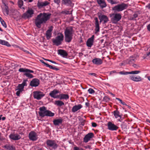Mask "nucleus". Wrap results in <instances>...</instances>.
Here are the masks:
<instances>
[{
	"mask_svg": "<svg viewBox=\"0 0 150 150\" xmlns=\"http://www.w3.org/2000/svg\"><path fill=\"white\" fill-rule=\"evenodd\" d=\"M85 105L87 107H89L90 106V104L88 102H86L85 103Z\"/></svg>",
	"mask_w": 150,
	"mask_h": 150,
	"instance_id": "55",
	"label": "nucleus"
},
{
	"mask_svg": "<svg viewBox=\"0 0 150 150\" xmlns=\"http://www.w3.org/2000/svg\"><path fill=\"white\" fill-rule=\"evenodd\" d=\"M98 14L99 19L100 20L99 23H100L103 22V23L105 24L109 21L108 18L106 16L100 13H98Z\"/></svg>",
	"mask_w": 150,
	"mask_h": 150,
	"instance_id": "9",
	"label": "nucleus"
},
{
	"mask_svg": "<svg viewBox=\"0 0 150 150\" xmlns=\"http://www.w3.org/2000/svg\"><path fill=\"white\" fill-rule=\"evenodd\" d=\"M135 62V58L133 57H130L129 59L128 63L129 64L134 63Z\"/></svg>",
	"mask_w": 150,
	"mask_h": 150,
	"instance_id": "40",
	"label": "nucleus"
},
{
	"mask_svg": "<svg viewBox=\"0 0 150 150\" xmlns=\"http://www.w3.org/2000/svg\"><path fill=\"white\" fill-rule=\"evenodd\" d=\"M51 14L50 13H40L37 16L35 20V24L38 28L41 27V24L45 23L50 18Z\"/></svg>",
	"mask_w": 150,
	"mask_h": 150,
	"instance_id": "1",
	"label": "nucleus"
},
{
	"mask_svg": "<svg viewBox=\"0 0 150 150\" xmlns=\"http://www.w3.org/2000/svg\"><path fill=\"white\" fill-rule=\"evenodd\" d=\"M110 100V98L108 96H105L103 98V100L105 102H108Z\"/></svg>",
	"mask_w": 150,
	"mask_h": 150,
	"instance_id": "44",
	"label": "nucleus"
},
{
	"mask_svg": "<svg viewBox=\"0 0 150 150\" xmlns=\"http://www.w3.org/2000/svg\"><path fill=\"white\" fill-rule=\"evenodd\" d=\"M96 1L101 9H103L107 6L105 0H96Z\"/></svg>",
	"mask_w": 150,
	"mask_h": 150,
	"instance_id": "21",
	"label": "nucleus"
},
{
	"mask_svg": "<svg viewBox=\"0 0 150 150\" xmlns=\"http://www.w3.org/2000/svg\"><path fill=\"white\" fill-rule=\"evenodd\" d=\"M18 71L21 72H24V76L29 79H31L34 77L33 75L30 73H34V71L26 68H20L18 70Z\"/></svg>",
	"mask_w": 150,
	"mask_h": 150,
	"instance_id": "5",
	"label": "nucleus"
},
{
	"mask_svg": "<svg viewBox=\"0 0 150 150\" xmlns=\"http://www.w3.org/2000/svg\"><path fill=\"white\" fill-rule=\"evenodd\" d=\"M58 98H59L60 100L62 99L67 100L69 99V96L68 94H61L59 95Z\"/></svg>",
	"mask_w": 150,
	"mask_h": 150,
	"instance_id": "31",
	"label": "nucleus"
},
{
	"mask_svg": "<svg viewBox=\"0 0 150 150\" xmlns=\"http://www.w3.org/2000/svg\"><path fill=\"white\" fill-rule=\"evenodd\" d=\"M53 27L52 26H50L48 27V30L46 33V36L47 40H49L52 37V31Z\"/></svg>",
	"mask_w": 150,
	"mask_h": 150,
	"instance_id": "20",
	"label": "nucleus"
},
{
	"mask_svg": "<svg viewBox=\"0 0 150 150\" xmlns=\"http://www.w3.org/2000/svg\"><path fill=\"white\" fill-rule=\"evenodd\" d=\"M54 2L55 4L59 6L60 5V4L61 2L60 0H54Z\"/></svg>",
	"mask_w": 150,
	"mask_h": 150,
	"instance_id": "46",
	"label": "nucleus"
},
{
	"mask_svg": "<svg viewBox=\"0 0 150 150\" xmlns=\"http://www.w3.org/2000/svg\"><path fill=\"white\" fill-rule=\"evenodd\" d=\"M17 88L16 89V91L17 90L16 92V95L17 96H19L20 93L23 91L24 87L21 84H19Z\"/></svg>",
	"mask_w": 150,
	"mask_h": 150,
	"instance_id": "23",
	"label": "nucleus"
},
{
	"mask_svg": "<svg viewBox=\"0 0 150 150\" xmlns=\"http://www.w3.org/2000/svg\"><path fill=\"white\" fill-rule=\"evenodd\" d=\"M34 11L31 8H29L28 10L22 16V18L24 19L28 18L31 17L34 14Z\"/></svg>",
	"mask_w": 150,
	"mask_h": 150,
	"instance_id": "8",
	"label": "nucleus"
},
{
	"mask_svg": "<svg viewBox=\"0 0 150 150\" xmlns=\"http://www.w3.org/2000/svg\"><path fill=\"white\" fill-rule=\"evenodd\" d=\"M89 75L93 76H94L96 77L97 76V74L95 73H90L89 74Z\"/></svg>",
	"mask_w": 150,
	"mask_h": 150,
	"instance_id": "51",
	"label": "nucleus"
},
{
	"mask_svg": "<svg viewBox=\"0 0 150 150\" xmlns=\"http://www.w3.org/2000/svg\"><path fill=\"white\" fill-rule=\"evenodd\" d=\"M51 62L52 63H54V64H57L56 63V62H55L54 61H53V60H51Z\"/></svg>",
	"mask_w": 150,
	"mask_h": 150,
	"instance_id": "61",
	"label": "nucleus"
},
{
	"mask_svg": "<svg viewBox=\"0 0 150 150\" xmlns=\"http://www.w3.org/2000/svg\"><path fill=\"white\" fill-rule=\"evenodd\" d=\"M50 3L47 1H45L44 2L38 1L37 3V6L39 8H41L44 6L48 5Z\"/></svg>",
	"mask_w": 150,
	"mask_h": 150,
	"instance_id": "26",
	"label": "nucleus"
},
{
	"mask_svg": "<svg viewBox=\"0 0 150 150\" xmlns=\"http://www.w3.org/2000/svg\"><path fill=\"white\" fill-rule=\"evenodd\" d=\"M0 44L6 46L8 47H10L11 46L10 45L7 41L4 40H1V39H0Z\"/></svg>",
	"mask_w": 150,
	"mask_h": 150,
	"instance_id": "37",
	"label": "nucleus"
},
{
	"mask_svg": "<svg viewBox=\"0 0 150 150\" xmlns=\"http://www.w3.org/2000/svg\"><path fill=\"white\" fill-rule=\"evenodd\" d=\"M64 39V36L62 33H58L57 35L55 38L52 39V40L53 45L58 46L62 44Z\"/></svg>",
	"mask_w": 150,
	"mask_h": 150,
	"instance_id": "4",
	"label": "nucleus"
},
{
	"mask_svg": "<svg viewBox=\"0 0 150 150\" xmlns=\"http://www.w3.org/2000/svg\"><path fill=\"white\" fill-rule=\"evenodd\" d=\"M108 128L109 130L114 131L117 130L119 127L112 123L111 122H109L107 124Z\"/></svg>",
	"mask_w": 150,
	"mask_h": 150,
	"instance_id": "14",
	"label": "nucleus"
},
{
	"mask_svg": "<svg viewBox=\"0 0 150 150\" xmlns=\"http://www.w3.org/2000/svg\"><path fill=\"white\" fill-rule=\"evenodd\" d=\"M58 54L61 56H62L63 57L65 56H67L68 55V53L66 51L60 49L58 50Z\"/></svg>",
	"mask_w": 150,
	"mask_h": 150,
	"instance_id": "32",
	"label": "nucleus"
},
{
	"mask_svg": "<svg viewBox=\"0 0 150 150\" xmlns=\"http://www.w3.org/2000/svg\"><path fill=\"white\" fill-rule=\"evenodd\" d=\"M148 79L150 81V76H148L147 77Z\"/></svg>",
	"mask_w": 150,
	"mask_h": 150,
	"instance_id": "63",
	"label": "nucleus"
},
{
	"mask_svg": "<svg viewBox=\"0 0 150 150\" xmlns=\"http://www.w3.org/2000/svg\"><path fill=\"white\" fill-rule=\"evenodd\" d=\"M116 99L119 101L121 103L124 105H126V104L124 102H123L121 99L119 98H116Z\"/></svg>",
	"mask_w": 150,
	"mask_h": 150,
	"instance_id": "47",
	"label": "nucleus"
},
{
	"mask_svg": "<svg viewBox=\"0 0 150 150\" xmlns=\"http://www.w3.org/2000/svg\"><path fill=\"white\" fill-rule=\"evenodd\" d=\"M138 16V14L137 13L134 14L132 16L130 17V20H134Z\"/></svg>",
	"mask_w": 150,
	"mask_h": 150,
	"instance_id": "41",
	"label": "nucleus"
},
{
	"mask_svg": "<svg viewBox=\"0 0 150 150\" xmlns=\"http://www.w3.org/2000/svg\"><path fill=\"white\" fill-rule=\"evenodd\" d=\"M117 72L116 71H115V70L112 71L110 72V75L112 74L113 73H117Z\"/></svg>",
	"mask_w": 150,
	"mask_h": 150,
	"instance_id": "54",
	"label": "nucleus"
},
{
	"mask_svg": "<svg viewBox=\"0 0 150 150\" xmlns=\"http://www.w3.org/2000/svg\"><path fill=\"white\" fill-rule=\"evenodd\" d=\"M128 6L127 4L123 3L114 6L112 9L113 11L119 12L126 9Z\"/></svg>",
	"mask_w": 150,
	"mask_h": 150,
	"instance_id": "6",
	"label": "nucleus"
},
{
	"mask_svg": "<svg viewBox=\"0 0 150 150\" xmlns=\"http://www.w3.org/2000/svg\"><path fill=\"white\" fill-rule=\"evenodd\" d=\"M92 62L93 64L99 65L102 64L103 63V61L100 58H95L92 60Z\"/></svg>",
	"mask_w": 150,
	"mask_h": 150,
	"instance_id": "25",
	"label": "nucleus"
},
{
	"mask_svg": "<svg viewBox=\"0 0 150 150\" xmlns=\"http://www.w3.org/2000/svg\"><path fill=\"white\" fill-rule=\"evenodd\" d=\"M113 113L114 116L116 118H117L118 117H120V118H121L122 115V114H120V113L118 110H115Z\"/></svg>",
	"mask_w": 150,
	"mask_h": 150,
	"instance_id": "33",
	"label": "nucleus"
},
{
	"mask_svg": "<svg viewBox=\"0 0 150 150\" xmlns=\"http://www.w3.org/2000/svg\"><path fill=\"white\" fill-rule=\"evenodd\" d=\"M40 81L38 79H33L31 81L30 85L31 87H37L40 84Z\"/></svg>",
	"mask_w": 150,
	"mask_h": 150,
	"instance_id": "18",
	"label": "nucleus"
},
{
	"mask_svg": "<svg viewBox=\"0 0 150 150\" xmlns=\"http://www.w3.org/2000/svg\"><path fill=\"white\" fill-rule=\"evenodd\" d=\"M82 107V105L80 104L76 105L72 108L71 110L72 112H75L80 109Z\"/></svg>",
	"mask_w": 150,
	"mask_h": 150,
	"instance_id": "27",
	"label": "nucleus"
},
{
	"mask_svg": "<svg viewBox=\"0 0 150 150\" xmlns=\"http://www.w3.org/2000/svg\"><path fill=\"white\" fill-rule=\"evenodd\" d=\"M29 137L30 140L33 141H36L38 139L37 134L34 131H31L29 133Z\"/></svg>",
	"mask_w": 150,
	"mask_h": 150,
	"instance_id": "17",
	"label": "nucleus"
},
{
	"mask_svg": "<svg viewBox=\"0 0 150 150\" xmlns=\"http://www.w3.org/2000/svg\"><path fill=\"white\" fill-rule=\"evenodd\" d=\"M72 1V0H62V4L67 6L72 7L74 5V4L73 3Z\"/></svg>",
	"mask_w": 150,
	"mask_h": 150,
	"instance_id": "16",
	"label": "nucleus"
},
{
	"mask_svg": "<svg viewBox=\"0 0 150 150\" xmlns=\"http://www.w3.org/2000/svg\"><path fill=\"white\" fill-rule=\"evenodd\" d=\"M4 5L5 7L3 11L6 13V15H8L9 14L8 7L5 3H4Z\"/></svg>",
	"mask_w": 150,
	"mask_h": 150,
	"instance_id": "38",
	"label": "nucleus"
},
{
	"mask_svg": "<svg viewBox=\"0 0 150 150\" xmlns=\"http://www.w3.org/2000/svg\"><path fill=\"white\" fill-rule=\"evenodd\" d=\"M92 126L93 127H95L97 126V125L95 122H92Z\"/></svg>",
	"mask_w": 150,
	"mask_h": 150,
	"instance_id": "52",
	"label": "nucleus"
},
{
	"mask_svg": "<svg viewBox=\"0 0 150 150\" xmlns=\"http://www.w3.org/2000/svg\"><path fill=\"white\" fill-rule=\"evenodd\" d=\"M9 138L14 140H17L21 138L20 136L19 135H15L13 134H11L9 136Z\"/></svg>",
	"mask_w": 150,
	"mask_h": 150,
	"instance_id": "30",
	"label": "nucleus"
},
{
	"mask_svg": "<svg viewBox=\"0 0 150 150\" xmlns=\"http://www.w3.org/2000/svg\"><path fill=\"white\" fill-rule=\"evenodd\" d=\"M40 61L41 63L45 65L46 67H48L50 69L56 71H58L59 69L58 68L53 67L52 66L49 65L48 64L45 62L43 60H41Z\"/></svg>",
	"mask_w": 150,
	"mask_h": 150,
	"instance_id": "29",
	"label": "nucleus"
},
{
	"mask_svg": "<svg viewBox=\"0 0 150 150\" xmlns=\"http://www.w3.org/2000/svg\"><path fill=\"white\" fill-rule=\"evenodd\" d=\"M132 66H133L135 68V67H137V65H136V64H133Z\"/></svg>",
	"mask_w": 150,
	"mask_h": 150,
	"instance_id": "62",
	"label": "nucleus"
},
{
	"mask_svg": "<svg viewBox=\"0 0 150 150\" xmlns=\"http://www.w3.org/2000/svg\"><path fill=\"white\" fill-rule=\"evenodd\" d=\"M108 2L111 4H116L117 2L115 0H107Z\"/></svg>",
	"mask_w": 150,
	"mask_h": 150,
	"instance_id": "43",
	"label": "nucleus"
},
{
	"mask_svg": "<svg viewBox=\"0 0 150 150\" xmlns=\"http://www.w3.org/2000/svg\"><path fill=\"white\" fill-rule=\"evenodd\" d=\"M33 93L34 98L38 100L41 99L45 95V94L43 93V92L39 91H34Z\"/></svg>",
	"mask_w": 150,
	"mask_h": 150,
	"instance_id": "10",
	"label": "nucleus"
},
{
	"mask_svg": "<svg viewBox=\"0 0 150 150\" xmlns=\"http://www.w3.org/2000/svg\"><path fill=\"white\" fill-rule=\"evenodd\" d=\"M54 104L58 106H61L64 105V103L63 102L60 100L55 101Z\"/></svg>",
	"mask_w": 150,
	"mask_h": 150,
	"instance_id": "36",
	"label": "nucleus"
},
{
	"mask_svg": "<svg viewBox=\"0 0 150 150\" xmlns=\"http://www.w3.org/2000/svg\"><path fill=\"white\" fill-rule=\"evenodd\" d=\"M28 81V79H23L22 83L21 84L22 85H23L24 87L25 86H27V82Z\"/></svg>",
	"mask_w": 150,
	"mask_h": 150,
	"instance_id": "39",
	"label": "nucleus"
},
{
	"mask_svg": "<svg viewBox=\"0 0 150 150\" xmlns=\"http://www.w3.org/2000/svg\"><path fill=\"white\" fill-rule=\"evenodd\" d=\"M127 122L125 120L122 122L121 125V127L122 129L124 130V131L126 130L127 129Z\"/></svg>",
	"mask_w": 150,
	"mask_h": 150,
	"instance_id": "34",
	"label": "nucleus"
},
{
	"mask_svg": "<svg viewBox=\"0 0 150 150\" xmlns=\"http://www.w3.org/2000/svg\"><path fill=\"white\" fill-rule=\"evenodd\" d=\"M38 150H44V149L42 148H40L38 149Z\"/></svg>",
	"mask_w": 150,
	"mask_h": 150,
	"instance_id": "64",
	"label": "nucleus"
},
{
	"mask_svg": "<svg viewBox=\"0 0 150 150\" xmlns=\"http://www.w3.org/2000/svg\"><path fill=\"white\" fill-rule=\"evenodd\" d=\"M59 93V90L55 89L50 93L49 95L51 97L53 98H58L59 95H56Z\"/></svg>",
	"mask_w": 150,
	"mask_h": 150,
	"instance_id": "22",
	"label": "nucleus"
},
{
	"mask_svg": "<svg viewBox=\"0 0 150 150\" xmlns=\"http://www.w3.org/2000/svg\"><path fill=\"white\" fill-rule=\"evenodd\" d=\"M88 91L89 93L91 94L94 93H95L94 90L91 88L88 89Z\"/></svg>",
	"mask_w": 150,
	"mask_h": 150,
	"instance_id": "45",
	"label": "nucleus"
},
{
	"mask_svg": "<svg viewBox=\"0 0 150 150\" xmlns=\"http://www.w3.org/2000/svg\"><path fill=\"white\" fill-rule=\"evenodd\" d=\"M147 28L148 30L150 31V24H149L147 26Z\"/></svg>",
	"mask_w": 150,
	"mask_h": 150,
	"instance_id": "53",
	"label": "nucleus"
},
{
	"mask_svg": "<svg viewBox=\"0 0 150 150\" xmlns=\"http://www.w3.org/2000/svg\"><path fill=\"white\" fill-rule=\"evenodd\" d=\"M38 114L42 117H44L45 116L53 117L54 115V113L49 110H47L46 107L44 106L40 108Z\"/></svg>",
	"mask_w": 150,
	"mask_h": 150,
	"instance_id": "3",
	"label": "nucleus"
},
{
	"mask_svg": "<svg viewBox=\"0 0 150 150\" xmlns=\"http://www.w3.org/2000/svg\"><path fill=\"white\" fill-rule=\"evenodd\" d=\"M110 16L112 17L111 21L114 23H117L122 18L121 15L120 13H112L110 14Z\"/></svg>",
	"mask_w": 150,
	"mask_h": 150,
	"instance_id": "7",
	"label": "nucleus"
},
{
	"mask_svg": "<svg viewBox=\"0 0 150 150\" xmlns=\"http://www.w3.org/2000/svg\"><path fill=\"white\" fill-rule=\"evenodd\" d=\"M4 147L8 150H16V148L13 145H6L4 146Z\"/></svg>",
	"mask_w": 150,
	"mask_h": 150,
	"instance_id": "35",
	"label": "nucleus"
},
{
	"mask_svg": "<svg viewBox=\"0 0 150 150\" xmlns=\"http://www.w3.org/2000/svg\"><path fill=\"white\" fill-rule=\"evenodd\" d=\"M94 37V35H93L87 40L86 44L88 47H91L93 45Z\"/></svg>",
	"mask_w": 150,
	"mask_h": 150,
	"instance_id": "24",
	"label": "nucleus"
},
{
	"mask_svg": "<svg viewBox=\"0 0 150 150\" xmlns=\"http://www.w3.org/2000/svg\"><path fill=\"white\" fill-rule=\"evenodd\" d=\"M85 148H86V149H87V148H88L89 149H91V146L89 145H87L86 146H85Z\"/></svg>",
	"mask_w": 150,
	"mask_h": 150,
	"instance_id": "56",
	"label": "nucleus"
},
{
	"mask_svg": "<svg viewBox=\"0 0 150 150\" xmlns=\"http://www.w3.org/2000/svg\"><path fill=\"white\" fill-rule=\"evenodd\" d=\"M1 132H0V141H2L4 140V139L3 138H1Z\"/></svg>",
	"mask_w": 150,
	"mask_h": 150,
	"instance_id": "58",
	"label": "nucleus"
},
{
	"mask_svg": "<svg viewBox=\"0 0 150 150\" xmlns=\"http://www.w3.org/2000/svg\"><path fill=\"white\" fill-rule=\"evenodd\" d=\"M72 11H71V13H69V11H62V13H64V14H65L66 15L67 14H71L72 13Z\"/></svg>",
	"mask_w": 150,
	"mask_h": 150,
	"instance_id": "49",
	"label": "nucleus"
},
{
	"mask_svg": "<svg viewBox=\"0 0 150 150\" xmlns=\"http://www.w3.org/2000/svg\"><path fill=\"white\" fill-rule=\"evenodd\" d=\"M146 7L148 8V9H150V3L148 4V5L146 6Z\"/></svg>",
	"mask_w": 150,
	"mask_h": 150,
	"instance_id": "57",
	"label": "nucleus"
},
{
	"mask_svg": "<svg viewBox=\"0 0 150 150\" xmlns=\"http://www.w3.org/2000/svg\"><path fill=\"white\" fill-rule=\"evenodd\" d=\"M6 119V118L5 117H4L1 118V119L2 120H5Z\"/></svg>",
	"mask_w": 150,
	"mask_h": 150,
	"instance_id": "59",
	"label": "nucleus"
},
{
	"mask_svg": "<svg viewBox=\"0 0 150 150\" xmlns=\"http://www.w3.org/2000/svg\"><path fill=\"white\" fill-rule=\"evenodd\" d=\"M63 120L62 119H55L53 120V123L55 126H59L62 124Z\"/></svg>",
	"mask_w": 150,
	"mask_h": 150,
	"instance_id": "28",
	"label": "nucleus"
},
{
	"mask_svg": "<svg viewBox=\"0 0 150 150\" xmlns=\"http://www.w3.org/2000/svg\"><path fill=\"white\" fill-rule=\"evenodd\" d=\"M94 20L95 21V33L97 34L98 32H99L100 30L99 23L98 18L97 17L94 18Z\"/></svg>",
	"mask_w": 150,
	"mask_h": 150,
	"instance_id": "15",
	"label": "nucleus"
},
{
	"mask_svg": "<svg viewBox=\"0 0 150 150\" xmlns=\"http://www.w3.org/2000/svg\"><path fill=\"white\" fill-rule=\"evenodd\" d=\"M73 27L69 26L67 27L64 31L65 40L66 42H71L73 38Z\"/></svg>",
	"mask_w": 150,
	"mask_h": 150,
	"instance_id": "2",
	"label": "nucleus"
},
{
	"mask_svg": "<svg viewBox=\"0 0 150 150\" xmlns=\"http://www.w3.org/2000/svg\"><path fill=\"white\" fill-rule=\"evenodd\" d=\"M46 144L48 146L52 147L54 150L56 149L58 147L57 144L54 140H48L46 142Z\"/></svg>",
	"mask_w": 150,
	"mask_h": 150,
	"instance_id": "11",
	"label": "nucleus"
},
{
	"mask_svg": "<svg viewBox=\"0 0 150 150\" xmlns=\"http://www.w3.org/2000/svg\"><path fill=\"white\" fill-rule=\"evenodd\" d=\"M74 150H83L82 148H80L77 146L74 147Z\"/></svg>",
	"mask_w": 150,
	"mask_h": 150,
	"instance_id": "50",
	"label": "nucleus"
},
{
	"mask_svg": "<svg viewBox=\"0 0 150 150\" xmlns=\"http://www.w3.org/2000/svg\"><path fill=\"white\" fill-rule=\"evenodd\" d=\"M141 72V71L138 70L133 71H123L117 72V74L122 75H127V74H137Z\"/></svg>",
	"mask_w": 150,
	"mask_h": 150,
	"instance_id": "12",
	"label": "nucleus"
},
{
	"mask_svg": "<svg viewBox=\"0 0 150 150\" xmlns=\"http://www.w3.org/2000/svg\"><path fill=\"white\" fill-rule=\"evenodd\" d=\"M23 1L22 0H20L18 1V5L19 7L21 8V7L23 5Z\"/></svg>",
	"mask_w": 150,
	"mask_h": 150,
	"instance_id": "42",
	"label": "nucleus"
},
{
	"mask_svg": "<svg viewBox=\"0 0 150 150\" xmlns=\"http://www.w3.org/2000/svg\"><path fill=\"white\" fill-rule=\"evenodd\" d=\"M1 23L2 24V25L5 28H7V25L4 20H3L1 22Z\"/></svg>",
	"mask_w": 150,
	"mask_h": 150,
	"instance_id": "48",
	"label": "nucleus"
},
{
	"mask_svg": "<svg viewBox=\"0 0 150 150\" xmlns=\"http://www.w3.org/2000/svg\"><path fill=\"white\" fill-rule=\"evenodd\" d=\"M129 78L131 80L137 82L141 81L143 79H142L139 76L130 75L129 76Z\"/></svg>",
	"mask_w": 150,
	"mask_h": 150,
	"instance_id": "19",
	"label": "nucleus"
},
{
	"mask_svg": "<svg viewBox=\"0 0 150 150\" xmlns=\"http://www.w3.org/2000/svg\"><path fill=\"white\" fill-rule=\"evenodd\" d=\"M126 105L129 109H130L131 108V107L130 106L127 105L126 104V105Z\"/></svg>",
	"mask_w": 150,
	"mask_h": 150,
	"instance_id": "60",
	"label": "nucleus"
},
{
	"mask_svg": "<svg viewBox=\"0 0 150 150\" xmlns=\"http://www.w3.org/2000/svg\"><path fill=\"white\" fill-rule=\"evenodd\" d=\"M94 137V134L92 132H90L86 134L83 139V142L85 143H87Z\"/></svg>",
	"mask_w": 150,
	"mask_h": 150,
	"instance_id": "13",
	"label": "nucleus"
}]
</instances>
